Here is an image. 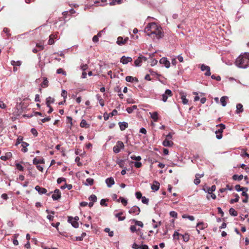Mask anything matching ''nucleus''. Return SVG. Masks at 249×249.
I'll list each match as a JSON object with an SVG mask.
<instances>
[{"mask_svg":"<svg viewBox=\"0 0 249 249\" xmlns=\"http://www.w3.org/2000/svg\"><path fill=\"white\" fill-rule=\"evenodd\" d=\"M72 186L71 184H65L64 186H62L61 188L62 189H64L65 188H67L68 190H71L72 188Z\"/></svg>","mask_w":249,"mask_h":249,"instance_id":"40","label":"nucleus"},{"mask_svg":"<svg viewBox=\"0 0 249 249\" xmlns=\"http://www.w3.org/2000/svg\"><path fill=\"white\" fill-rule=\"evenodd\" d=\"M229 213L231 215L236 216L237 215L238 213L236 211L234 210V209L231 208L229 210Z\"/></svg>","mask_w":249,"mask_h":249,"instance_id":"31","label":"nucleus"},{"mask_svg":"<svg viewBox=\"0 0 249 249\" xmlns=\"http://www.w3.org/2000/svg\"><path fill=\"white\" fill-rule=\"evenodd\" d=\"M235 198L234 199H232L231 200L230 202L231 203H233L234 202H237L238 201L239 199V196L237 194H236L235 195Z\"/></svg>","mask_w":249,"mask_h":249,"instance_id":"44","label":"nucleus"},{"mask_svg":"<svg viewBox=\"0 0 249 249\" xmlns=\"http://www.w3.org/2000/svg\"><path fill=\"white\" fill-rule=\"evenodd\" d=\"M182 236L183 240L185 242H187L189 239V235L188 234H185L184 235H180Z\"/></svg>","mask_w":249,"mask_h":249,"instance_id":"41","label":"nucleus"},{"mask_svg":"<svg viewBox=\"0 0 249 249\" xmlns=\"http://www.w3.org/2000/svg\"><path fill=\"white\" fill-rule=\"evenodd\" d=\"M147 60L146 58L143 56H141L139 57L136 60H135L134 63L136 66H140L142 62L144 61H145Z\"/></svg>","mask_w":249,"mask_h":249,"instance_id":"8","label":"nucleus"},{"mask_svg":"<svg viewBox=\"0 0 249 249\" xmlns=\"http://www.w3.org/2000/svg\"><path fill=\"white\" fill-rule=\"evenodd\" d=\"M94 180L91 178H88L86 179V182H85V185H92L93 184Z\"/></svg>","mask_w":249,"mask_h":249,"instance_id":"27","label":"nucleus"},{"mask_svg":"<svg viewBox=\"0 0 249 249\" xmlns=\"http://www.w3.org/2000/svg\"><path fill=\"white\" fill-rule=\"evenodd\" d=\"M132 61V59L130 57H125L123 56L121 58V62H122L124 64H126L129 62H131Z\"/></svg>","mask_w":249,"mask_h":249,"instance_id":"11","label":"nucleus"},{"mask_svg":"<svg viewBox=\"0 0 249 249\" xmlns=\"http://www.w3.org/2000/svg\"><path fill=\"white\" fill-rule=\"evenodd\" d=\"M61 96L62 97H63V98L64 99V102H65L66 98H67V91L64 89H63L62 90V92H61Z\"/></svg>","mask_w":249,"mask_h":249,"instance_id":"42","label":"nucleus"},{"mask_svg":"<svg viewBox=\"0 0 249 249\" xmlns=\"http://www.w3.org/2000/svg\"><path fill=\"white\" fill-rule=\"evenodd\" d=\"M216 189V186L215 185H213L211 187H209L208 189L207 192L208 194L212 193Z\"/></svg>","mask_w":249,"mask_h":249,"instance_id":"39","label":"nucleus"},{"mask_svg":"<svg viewBox=\"0 0 249 249\" xmlns=\"http://www.w3.org/2000/svg\"><path fill=\"white\" fill-rule=\"evenodd\" d=\"M44 163L43 159H37L36 158H35L33 160V163L35 165H37L39 163Z\"/></svg>","mask_w":249,"mask_h":249,"instance_id":"30","label":"nucleus"},{"mask_svg":"<svg viewBox=\"0 0 249 249\" xmlns=\"http://www.w3.org/2000/svg\"><path fill=\"white\" fill-rule=\"evenodd\" d=\"M243 111V105L241 104H237L236 105V112L237 114L240 113Z\"/></svg>","mask_w":249,"mask_h":249,"instance_id":"22","label":"nucleus"},{"mask_svg":"<svg viewBox=\"0 0 249 249\" xmlns=\"http://www.w3.org/2000/svg\"><path fill=\"white\" fill-rule=\"evenodd\" d=\"M48 81L47 80V78L44 77L43 78V82H42L41 84V86L43 88L47 87L48 86Z\"/></svg>","mask_w":249,"mask_h":249,"instance_id":"34","label":"nucleus"},{"mask_svg":"<svg viewBox=\"0 0 249 249\" xmlns=\"http://www.w3.org/2000/svg\"><path fill=\"white\" fill-rule=\"evenodd\" d=\"M100 204L102 206H107V204L106 203V200L105 199H101V200L100 201Z\"/></svg>","mask_w":249,"mask_h":249,"instance_id":"64","label":"nucleus"},{"mask_svg":"<svg viewBox=\"0 0 249 249\" xmlns=\"http://www.w3.org/2000/svg\"><path fill=\"white\" fill-rule=\"evenodd\" d=\"M141 212L140 209L137 206H134L128 211L130 214L138 215Z\"/></svg>","mask_w":249,"mask_h":249,"instance_id":"5","label":"nucleus"},{"mask_svg":"<svg viewBox=\"0 0 249 249\" xmlns=\"http://www.w3.org/2000/svg\"><path fill=\"white\" fill-rule=\"evenodd\" d=\"M137 107L136 105H134L131 107H129L126 108V111L128 113H131L134 110L136 109Z\"/></svg>","mask_w":249,"mask_h":249,"instance_id":"32","label":"nucleus"},{"mask_svg":"<svg viewBox=\"0 0 249 249\" xmlns=\"http://www.w3.org/2000/svg\"><path fill=\"white\" fill-rule=\"evenodd\" d=\"M209 195H207V197L208 199H210V197H211L213 199H215L216 198V196L215 194L211 193L209 194Z\"/></svg>","mask_w":249,"mask_h":249,"instance_id":"54","label":"nucleus"},{"mask_svg":"<svg viewBox=\"0 0 249 249\" xmlns=\"http://www.w3.org/2000/svg\"><path fill=\"white\" fill-rule=\"evenodd\" d=\"M57 73H58V74H63V75H66V73L65 71H64V70L62 69H59L57 70Z\"/></svg>","mask_w":249,"mask_h":249,"instance_id":"50","label":"nucleus"},{"mask_svg":"<svg viewBox=\"0 0 249 249\" xmlns=\"http://www.w3.org/2000/svg\"><path fill=\"white\" fill-rule=\"evenodd\" d=\"M3 32L4 33H5V34H6V35L7 36H9L11 35V34L9 33V30L7 28H4L3 29Z\"/></svg>","mask_w":249,"mask_h":249,"instance_id":"60","label":"nucleus"},{"mask_svg":"<svg viewBox=\"0 0 249 249\" xmlns=\"http://www.w3.org/2000/svg\"><path fill=\"white\" fill-rule=\"evenodd\" d=\"M125 80L127 82H133L134 80H137V79L132 76H127L125 77Z\"/></svg>","mask_w":249,"mask_h":249,"instance_id":"36","label":"nucleus"},{"mask_svg":"<svg viewBox=\"0 0 249 249\" xmlns=\"http://www.w3.org/2000/svg\"><path fill=\"white\" fill-rule=\"evenodd\" d=\"M173 142L172 141H170L167 139H166L162 142V144L164 146L171 147L173 145Z\"/></svg>","mask_w":249,"mask_h":249,"instance_id":"15","label":"nucleus"},{"mask_svg":"<svg viewBox=\"0 0 249 249\" xmlns=\"http://www.w3.org/2000/svg\"><path fill=\"white\" fill-rule=\"evenodd\" d=\"M80 125L81 127L88 128L89 127V125L87 123L86 121L85 120L81 121Z\"/></svg>","mask_w":249,"mask_h":249,"instance_id":"28","label":"nucleus"},{"mask_svg":"<svg viewBox=\"0 0 249 249\" xmlns=\"http://www.w3.org/2000/svg\"><path fill=\"white\" fill-rule=\"evenodd\" d=\"M142 201L143 203L148 204L149 202V199L146 198L145 196H143L142 198Z\"/></svg>","mask_w":249,"mask_h":249,"instance_id":"48","label":"nucleus"},{"mask_svg":"<svg viewBox=\"0 0 249 249\" xmlns=\"http://www.w3.org/2000/svg\"><path fill=\"white\" fill-rule=\"evenodd\" d=\"M120 129L121 130H125L128 127V124L126 122H120L119 123Z\"/></svg>","mask_w":249,"mask_h":249,"instance_id":"21","label":"nucleus"},{"mask_svg":"<svg viewBox=\"0 0 249 249\" xmlns=\"http://www.w3.org/2000/svg\"><path fill=\"white\" fill-rule=\"evenodd\" d=\"M11 64L13 66H20L21 65V62L20 61H11Z\"/></svg>","mask_w":249,"mask_h":249,"instance_id":"56","label":"nucleus"},{"mask_svg":"<svg viewBox=\"0 0 249 249\" xmlns=\"http://www.w3.org/2000/svg\"><path fill=\"white\" fill-rule=\"evenodd\" d=\"M130 158L131 159L137 161H140L141 160V157L140 156H132Z\"/></svg>","mask_w":249,"mask_h":249,"instance_id":"47","label":"nucleus"},{"mask_svg":"<svg viewBox=\"0 0 249 249\" xmlns=\"http://www.w3.org/2000/svg\"><path fill=\"white\" fill-rule=\"evenodd\" d=\"M235 189L237 191H248V188L245 187H241L240 185H236L235 186Z\"/></svg>","mask_w":249,"mask_h":249,"instance_id":"29","label":"nucleus"},{"mask_svg":"<svg viewBox=\"0 0 249 249\" xmlns=\"http://www.w3.org/2000/svg\"><path fill=\"white\" fill-rule=\"evenodd\" d=\"M122 0H113L111 2H110V5H115L116 3L120 4L122 2Z\"/></svg>","mask_w":249,"mask_h":249,"instance_id":"52","label":"nucleus"},{"mask_svg":"<svg viewBox=\"0 0 249 249\" xmlns=\"http://www.w3.org/2000/svg\"><path fill=\"white\" fill-rule=\"evenodd\" d=\"M144 32L153 39H159L162 36L161 28L155 22L149 23L145 28Z\"/></svg>","mask_w":249,"mask_h":249,"instance_id":"1","label":"nucleus"},{"mask_svg":"<svg viewBox=\"0 0 249 249\" xmlns=\"http://www.w3.org/2000/svg\"><path fill=\"white\" fill-rule=\"evenodd\" d=\"M181 99L183 104H187L188 100L186 98V96L185 95H182L181 97Z\"/></svg>","mask_w":249,"mask_h":249,"instance_id":"46","label":"nucleus"},{"mask_svg":"<svg viewBox=\"0 0 249 249\" xmlns=\"http://www.w3.org/2000/svg\"><path fill=\"white\" fill-rule=\"evenodd\" d=\"M217 126L220 127V129L215 131L216 134H222L223 130L225 128V125L223 124H220L217 125Z\"/></svg>","mask_w":249,"mask_h":249,"instance_id":"19","label":"nucleus"},{"mask_svg":"<svg viewBox=\"0 0 249 249\" xmlns=\"http://www.w3.org/2000/svg\"><path fill=\"white\" fill-rule=\"evenodd\" d=\"M79 220V217L78 216H75V217L73 218L71 216H69L68 217V221H71V220H75L77 222V221Z\"/></svg>","mask_w":249,"mask_h":249,"instance_id":"55","label":"nucleus"},{"mask_svg":"<svg viewBox=\"0 0 249 249\" xmlns=\"http://www.w3.org/2000/svg\"><path fill=\"white\" fill-rule=\"evenodd\" d=\"M16 166L18 170H19L20 171H23V170L24 168H23V167L20 164L17 163Z\"/></svg>","mask_w":249,"mask_h":249,"instance_id":"53","label":"nucleus"},{"mask_svg":"<svg viewBox=\"0 0 249 249\" xmlns=\"http://www.w3.org/2000/svg\"><path fill=\"white\" fill-rule=\"evenodd\" d=\"M23 140V138L21 137H18L17 139V142H16V145H18L21 142L22 143V141Z\"/></svg>","mask_w":249,"mask_h":249,"instance_id":"61","label":"nucleus"},{"mask_svg":"<svg viewBox=\"0 0 249 249\" xmlns=\"http://www.w3.org/2000/svg\"><path fill=\"white\" fill-rule=\"evenodd\" d=\"M106 183L108 187H111L115 183V182L114 179L110 177L106 179Z\"/></svg>","mask_w":249,"mask_h":249,"instance_id":"13","label":"nucleus"},{"mask_svg":"<svg viewBox=\"0 0 249 249\" xmlns=\"http://www.w3.org/2000/svg\"><path fill=\"white\" fill-rule=\"evenodd\" d=\"M124 144L122 141H118L116 142V144L113 147V150L115 153H118L120 152L121 149L124 148Z\"/></svg>","mask_w":249,"mask_h":249,"instance_id":"3","label":"nucleus"},{"mask_svg":"<svg viewBox=\"0 0 249 249\" xmlns=\"http://www.w3.org/2000/svg\"><path fill=\"white\" fill-rule=\"evenodd\" d=\"M118 111L116 109L113 110V111L109 113V116L110 117H112L113 116L116 115L117 114Z\"/></svg>","mask_w":249,"mask_h":249,"instance_id":"57","label":"nucleus"},{"mask_svg":"<svg viewBox=\"0 0 249 249\" xmlns=\"http://www.w3.org/2000/svg\"><path fill=\"white\" fill-rule=\"evenodd\" d=\"M69 222L71 223V225L76 228L78 227V223L75 220L68 221Z\"/></svg>","mask_w":249,"mask_h":249,"instance_id":"38","label":"nucleus"},{"mask_svg":"<svg viewBox=\"0 0 249 249\" xmlns=\"http://www.w3.org/2000/svg\"><path fill=\"white\" fill-rule=\"evenodd\" d=\"M133 221L134 222L135 225H137L141 227L143 226V224L142 222L135 219H134Z\"/></svg>","mask_w":249,"mask_h":249,"instance_id":"43","label":"nucleus"},{"mask_svg":"<svg viewBox=\"0 0 249 249\" xmlns=\"http://www.w3.org/2000/svg\"><path fill=\"white\" fill-rule=\"evenodd\" d=\"M120 199H121V201L124 206H126L127 204V200L125 199L124 198L122 197H120Z\"/></svg>","mask_w":249,"mask_h":249,"instance_id":"49","label":"nucleus"},{"mask_svg":"<svg viewBox=\"0 0 249 249\" xmlns=\"http://www.w3.org/2000/svg\"><path fill=\"white\" fill-rule=\"evenodd\" d=\"M236 65L241 68H246L249 66V53L241 54L236 59Z\"/></svg>","mask_w":249,"mask_h":249,"instance_id":"2","label":"nucleus"},{"mask_svg":"<svg viewBox=\"0 0 249 249\" xmlns=\"http://www.w3.org/2000/svg\"><path fill=\"white\" fill-rule=\"evenodd\" d=\"M89 200L90 201H92L93 202H96L97 201V197L95 195H91L89 197Z\"/></svg>","mask_w":249,"mask_h":249,"instance_id":"45","label":"nucleus"},{"mask_svg":"<svg viewBox=\"0 0 249 249\" xmlns=\"http://www.w3.org/2000/svg\"><path fill=\"white\" fill-rule=\"evenodd\" d=\"M243 176L242 175L240 176H238L237 175H234L232 176V179L234 180H241L243 179Z\"/></svg>","mask_w":249,"mask_h":249,"instance_id":"33","label":"nucleus"},{"mask_svg":"<svg viewBox=\"0 0 249 249\" xmlns=\"http://www.w3.org/2000/svg\"><path fill=\"white\" fill-rule=\"evenodd\" d=\"M196 227L198 228V229H197V231L198 233H199V230H203L205 228V224L203 222H199L197 223L196 225Z\"/></svg>","mask_w":249,"mask_h":249,"instance_id":"20","label":"nucleus"},{"mask_svg":"<svg viewBox=\"0 0 249 249\" xmlns=\"http://www.w3.org/2000/svg\"><path fill=\"white\" fill-rule=\"evenodd\" d=\"M136 196L138 199L142 198L143 196H142V194L140 192H137L136 193Z\"/></svg>","mask_w":249,"mask_h":249,"instance_id":"59","label":"nucleus"},{"mask_svg":"<svg viewBox=\"0 0 249 249\" xmlns=\"http://www.w3.org/2000/svg\"><path fill=\"white\" fill-rule=\"evenodd\" d=\"M128 40V37H126L124 39L121 36H119L117 38V43L119 45H123L125 44Z\"/></svg>","mask_w":249,"mask_h":249,"instance_id":"10","label":"nucleus"},{"mask_svg":"<svg viewBox=\"0 0 249 249\" xmlns=\"http://www.w3.org/2000/svg\"><path fill=\"white\" fill-rule=\"evenodd\" d=\"M66 179L63 178H59L57 179V182L58 184H60L63 181H65Z\"/></svg>","mask_w":249,"mask_h":249,"instance_id":"63","label":"nucleus"},{"mask_svg":"<svg viewBox=\"0 0 249 249\" xmlns=\"http://www.w3.org/2000/svg\"><path fill=\"white\" fill-rule=\"evenodd\" d=\"M180 235H181V234H179L178 232L175 231V233L173 234V237L175 239H179V236H180Z\"/></svg>","mask_w":249,"mask_h":249,"instance_id":"51","label":"nucleus"},{"mask_svg":"<svg viewBox=\"0 0 249 249\" xmlns=\"http://www.w3.org/2000/svg\"><path fill=\"white\" fill-rule=\"evenodd\" d=\"M173 95L172 92L170 89H166L164 94L162 95V100L165 102L167 101L168 97H171Z\"/></svg>","mask_w":249,"mask_h":249,"instance_id":"4","label":"nucleus"},{"mask_svg":"<svg viewBox=\"0 0 249 249\" xmlns=\"http://www.w3.org/2000/svg\"><path fill=\"white\" fill-rule=\"evenodd\" d=\"M201 70L202 71H206L205 73L206 76H210L211 74L210 68L209 66H206L204 64H202L201 66Z\"/></svg>","mask_w":249,"mask_h":249,"instance_id":"7","label":"nucleus"},{"mask_svg":"<svg viewBox=\"0 0 249 249\" xmlns=\"http://www.w3.org/2000/svg\"><path fill=\"white\" fill-rule=\"evenodd\" d=\"M170 215L173 217L176 218L177 217L178 214L176 212L172 211L170 213Z\"/></svg>","mask_w":249,"mask_h":249,"instance_id":"58","label":"nucleus"},{"mask_svg":"<svg viewBox=\"0 0 249 249\" xmlns=\"http://www.w3.org/2000/svg\"><path fill=\"white\" fill-rule=\"evenodd\" d=\"M123 213V212H120V213L116 214L115 216L116 217H118L119 220H120V221L124 220L125 219V217L124 216H123V217L121 216V215H122Z\"/></svg>","mask_w":249,"mask_h":249,"instance_id":"35","label":"nucleus"},{"mask_svg":"<svg viewBox=\"0 0 249 249\" xmlns=\"http://www.w3.org/2000/svg\"><path fill=\"white\" fill-rule=\"evenodd\" d=\"M160 64L164 65L166 68L168 69L170 67V62L166 57H162L160 60Z\"/></svg>","mask_w":249,"mask_h":249,"instance_id":"6","label":"nucleus"},{"mask_svg":"<svg viewBox=\"0 0 249 249\" xmlns=\"http://www.w3.org/2000/svg\"><path fill=\"white\" fill-rule=\"evenodd\" d=\"M35 189L40 194H44L47 192V190L44 188L40 187L39 186H36Z\"/></svg>","mask_w":249,"mask_h":249,"instance_id":"16","label":"nucleus"},{"mask_svg":"<svg viewBox=\"0 0 249 249\" xmlns=\"http://www.w3.org/2000/svg\"><path fill=\"white\" fill-rule=\"evenodd\" d=\"M52 197L54 200H58L61 197V192L58 189H55Z\"/></svg>","mask_w":249,"mask_h":249,"instance_id":"9","label":"nucleus"},{"mask_svg":"<svg viewBox=\"0 0 249 249\" xmlns=\"http://www.w3.org/2000/svg\"><path fill=\"white\" fill-rule=\"evenodd\" d=\"M54 102V99L51 97L46 98V105L48 107H50L51 104Z\"/></svg>","mask_w":249,"mask_h":249,"instance_id":"24","label":"nucleus"},{"mask_svg":"<svg viewBox=\"0 0 249 249\" xmlns=\"http://www.w3.org/2000/svg\"><path fill=\"white\" fill-rule=\"evenodd\" d=\"M46 212L48 214H49L47 217L50 221H53V218H54L53 215L54 214V211L50 212L49 210H46Z\"/></svg>","mask_w":249,"mask_h":249,"instance_id":"18","label":"nucleus"},{"mask_svg":"<svg viewBox=\"0 0 249 249\" xmlns=\"http://www.w3.org/2000/svg\"><path fill=\"white\" fill-rule=\"evenodd\" d=\"M29 145V144L26 142H22L21 146H22V151L25 153L27 152L28 149L27 147Z\"/></svg>","mask_w":249,"mask_h":249,"instance_id":"25","label":"nucleus"},{"mask_svg":"<svg viewBox=\"0 0 249 249\" xmlns=\"http://www.w3.org/2000/svg\"><path fill=\"white\" fill-rule=\"evenodd\" d=\"M228 99L227 96H222L220 99V102L223 107H225L227 105L226 100Z\"/></svg>","mask_w":249,"mask_h":249,"instance_id":"26","label":"nucleus"},{"mask_svg":"<svg viewBox=\"0 0 249 249\" xmlns=\"http://www.w3.org/2000/svg\"><path fill=\"white\" fill-rule=\"evenodd\" d=\"M204 174L203 173L202 174H196V178L194 179V182L196 185H198L200 182V180L199 178L203 177Z\"/></svg>","mask_w":249,"mask_h":249,"instance_id":"12","label":"nucleus"},{"mask_svg":"<svg viewBox=\"0 0 249 249\" xmlns=\"http://www.w3.org/2000/svg\"><path fill=\"white\" fill-rule=\"evenodd\" d=\"M151 118L154 120V122H157L158 120V114L157 112H154L153 113H149Z\"/></svg>","mask_w":249,"mask_h":249,"instance_id":"23","label":"nucleus"},{"mask_svg":"<svg viewBox=\"0 0 249 249\" xmlns=\"http://www.w3.org/2000/svg\"><path fill=\"white\" fill-rule=\"evenodd\" d=\"M160 183L157 181H154L153 184L151 185V189L154 191H157L159 189Z\"/></svg>","mask_w":249,"mask_h":249,"instance_id":"14","label":"nucleus"},{"mask_svg":"<svg viewBox=\"0 0 249 249\" xmlns=\"http://www.w3.org/2000/svg\"><path fill=\"white\" fill-rule=\"evenodd\" d=\"M57 37V35L52 34L50 36L48 43L50 45H52L54 43V39H56Z\"/></svg>","mask_w":249,"mask_h":249,"instance_id":"17","label":"nucleus"},{"mask_svg":"<svg viewBox=\"0 0 249 249\" xmlns=\"http://www.w3.org/2000/svg\"><path fill=\"white\" fill-rule=\"evenodd\" d=\"M211 78L213 79H215L217 81H220L221 80V77L219 76H215L214 75H213L211 76Z\"/></svg>","mask_w":249,"mask_h":249,"instance_id":"62","label":"nucleus"},{"mask_svg":"<svg viewBox=\"0 0 249 249\" xmlns=\"http://www.w3.org/2000/svg\"><path fill=\"white\" fill-rule=\"evenodd\" d=\"M182 217L183 218H188L191 221H194L195 220V217L192 215H187L186 214H183L182 215Z\"/></svg>","mask_w":249,"mask_h":249,"instance_id":"37","label":"nucleus"}]
</instances>
